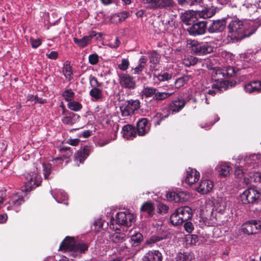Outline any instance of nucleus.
<instances>
[{
    "mask_svg": "<svg viewBox=\"0 0 261 261\" xmlns=\"http://www.w3.org/2000/svg\"><path fill=\"white\" fill-rule=\"evenodd\" d=\"M227 28L228 30L227 40L232 43L237 42L246 37H249L257 30L256 26L253 27L249 30L247 29L243 21L239 19L230 21Z\"/></svg>",
    "mask_w": 261,
    "mask_h": 261,
    "instance_id": "nucleus-1",
    "label": "nucleus"
},
{
    "mask_svg": "<svg viewBox=\"0 0 261 261\" xmlns=\"http://www.w3.org/2000/svg\"><path fill=\"white\" fill-rule=\"evenodd\" d=\"M261 189L250 188L246 190L241 195L242 201L244 204L258 203L260 200Z\"/></svg>",
    "mask_w": 261,
    "mask_h": 261,
    "instance_id": "nucleus-2",
    "label": "nucleus"
},
{
    "mask_svg": "<svg viewBox=\"0 0 261 261\" xmlns=\"http://www.w3.org/2000/svg\"><path fill=\"white\" fill-rule=\"evenodd\" d=\"M212 77L215 81L219 83V85L217 86L218 90H222V88L226 90L229 86L232 87L236 84L235 81L225 80L226 77L224 69H217L215 73L213 74Z\"/></svg>",
    "mask_w": 261,
    "mask_h": 261,
    "instance_id": "nucleus-3",
    "label": "nucleus"
},
{
    "mask_svg": "<svg viewBox=\"0 0 261 261\" xmlns=\"http://www.w3.org/2000/svg\"><path fill=\"white\" fill-rule=\"evenodd\" d=\"M26 180L24 189L22 190L25 192H30L36 187H39L42 182L41 177L35 171L28 173Z\"/></svg>",
    "mask_w": 261,
    "mask_h": 261,
    "instance_id": "nucleus-4",
    "label": "nucleus"
},
{
    "mask_svg": "<svg viewBox=\"0 0 261 261\" xmlns=\"http://www.w3.org/2000/svg\"><path fill=\"white\" fill-rule=\"evenodd\" d=\"M144 3L148 4V7L152 9L170 10L176 7L174 0H143Z\"/></svg>",
    "mask_w": 261,
    "mask_h": 261,
    "instance_id": "nucleus-5",
    "label": "nucleus"
},
{
    "mask_svg": "<svg viewBox=\"0 0 261 261\" xmlns=\"http://www.w3.org/2000/svg\"><path fill=\"white\" fill-rule=\"evenodd\" d=\"M140 108V101L138 99H130L126 100L120 107L121 115L123 117H127L134 114L135 111Z\"/></svg>",
    "mask_w": 261,
    "mask_h": 261,
    "instance_id": "nucleus-6",
    "label": "nucleus"
},
{
    "mask_svg": "<svg viewBox=\"0 0 261 261\" xmlns=\"http://www.w3.org/2000/svg\"><path fill=\"white\" fill-rule=\"evenodd\" d=\"M207 21H196L187 29L189 34L191 36H199L205 33L207 28Z\"/></svg>",
    "mask_w": 261,
    "mask_h": 261,
    "instance_id": "nucleus-7",
    "label": "nucleus"
},
{
    "mask_svg": "<svg viewBox=\"0 0 261 261\" xmlns=\"http://www.w3.org/2000/svg\"><path fill=\"white\" fill-rule=\"evenodd\" d=\"M191 50L195 54L203 56L214 51V47L208 44H202L196 41H193L191 43Z\"/></svg>",
    "mask_w": 261,
    "mask_h": 261,
    "instance_id": "nucleus-8",
    "label": "nucleus"
},
{
    "mask_svg": "<svg viewBox=\"0 0 261 261\" xmlns=\"http://www.w3.org/2000/svg\"><path fill=\"white\" fill-rule=\"evenodd\" d=\"M261 229V225L256 220H250L245 223L241 228V231L245 234L251 235L256 234Z\"/></svg>",
    "mask_w": 261,
    "mask_h": 261,
    "instance_id": "nucleus-9",
    "label": "nucleus"
},
{
    "mask_svg": "<svg viewBox=\"0 0 261 261\" xmlns=\"http://www.w3.org/2000/svg\"><path fill=\"white\" fill-rule=\"evenodd\" d=\"M134 220L133 213H116V222L125 226H130Z\"/></svg>",
    "mask_w": 261,
    "mask_h": 261,
    "instance_id": "nucleus-10",
    "label": "nucleus"
},
{
    "mask_svg": "<svg viewBox=\"0 0 261 261\" xmlns=\"http://www.w3.org/2000/svg\"><path fill=\"white\" fill-rule=\"evenodd\" d=\"M226 21L225 18L213 20L207 28L208 33L213 34L222 32L225 29Z\"/></svg>",
    "mask_w": 261,
    "mask_h": 261,
    "instance_id": "nucleus-11",
    "label": "nucleus"
},
{
    "mask_svg": "<svg viewBox=\"0 0 261 261\" xmlns=\"http://www.w3.org/2000/svg\"><path fill=\"white\" fill-rule=\"evenodd\" d=\"M120 84L122 87L128 89H134L136 82L134 78L128 74L123 73L119 75Z\"/></svg>",
    "mask_w": 261,
    "mask_h": 261,
    "instance_id": "nucleus-12",
    "label": "nucleus"
},
{
    "mask_svg": "<svg viewBox=\"0 0 261 261\" xmlns=\"http://www.w3.org/2000/svg\"><path fill=\"white\" fill-rule=\"evenodd\" d=\"M75 242L76 241L73 237L67 236L61 242L59 247V250L62 251H69L72 252Z\"/></svg>",
    "mask_w": 261,
    "mask_h": 261,
    "instance_id": "nucleus-13",
    "label": "nucleus"
},
{
    "mask_svg": "<svg viewBox=\"0 0 261 261\" xmlns=\"http://www.w3.org/2000/svg\"><path fill=\"white\" fill-rule=\"evenodd\" d=\"M217 9V7L213 6L210 7H206L201 11H196L195 16L203 19L209 18L216 13Z\"/></svg>",
    "mask_w": 261,
    "mask_h": 261,
    "instance_id": "nucleus-14",
    "label": "nucleus"
},
{
    "mask_svg": "<svg viewBox=\"0 0 261 261\" xmlns=\"http://www.w3.org/2000/svg\"><path fill=\"white\" fill-rule=\"evenodd\" d=\"M142 261H162L163 255L159 250L148 251L142 257Z\"/></svg>",
    "mask_w": 261,
    "mask_h": 261,
    "instance_id": "nucleus-15",
    "label": "nucleus"
},
{
    "mask_svg": "<svg viewBox=\"0 0 261 261\" xmlns=\"http://www.w3.org/2000/svg\"><path fill=\"white\" fill-rule=\"evenodd\" d=\"M149 129L148 121L147 118H141L138 120L137 124V130L138 135H145L148 132Z\"/></svg>",
    "mask_w": 261,
    "mask_h": 261,
    "instance_id": "nucleus-16",
    "label": "nucleus"
},
{
    "mask_svg": "<svg viewBox=\"0 0 261 261\" xmlns=\"http://www.w3.org/2000/svg\"><path fill=\"white\" fill-rule=\"evenodd\" d=\"M91 151L90 146L86 145L83 148L78 150L74 154V159L79 161L80 163H83L85 160L89 155Z\"/></svg>",
    "mask_w": 261,
    "mask_h": 261,
    "instance_id": "nucleus-17",
    "label": "nucleus"
},
{
    "mask_svg": "<svg viewBox=\"0 0 261 261\" xmlns=\"http://www.w3.org/2000/svg\"><path fill=\"white\" fill-rule=\"evenodd\" d=\"M213 187V182L212 181L205 179L201 181L197 188V191L202 194H205L209 192Z\"/></svg>",
    "mask_w": 261,
    "mask_h": 261,
    "instance_id": "nucleus-18",
    "label": "nucleus"
},
{
    "mask_svg": "<svg viewBox=\"0 0 261 261\" xmlns=\"http://www.w3.org/2000/svg\"><path fill=\"white\" fill-rule=\"evenodd\" d=\"M122 131L123 137L128 140L133 139L137 135L135 127L130 124L124 125L122 128Z\"/></svg>",
    "mask_w": 261,
    "mask_h": 261,
    "instance_id": "nucleus-19",
    "label": "nucleus"
},
{
    "mask_svg": "<svg viewBox=\"0 0 261 261\" xmlns=\"http://www.w3.org/2000/svg\"><path fill=\"white\" fill-rule=\"evenodd\" d=\"M245 90L247 92H260L261 82L259 81H252L245 86Z\"/></svg>",
    "mask_w": 261,
    "mask_h": 261,
    "instance_id": "nucleus-20",
    "label": "nucleus"
},
{
    "mask_svg": "<svg viewBox=\"0 0 261 261\" xmlns=\"http://www.w3.org/2000/svg\"><path fill=\"white\" fill-rule=\"evenodd\" d=\"M199 177V172L189 168L187 171L186 182L190 185H192L198 180Z\"/></svg>",
    "mask_w": 261,
    "mask_h": 261,
    "instance_id": "nucleus-21",
    "label": "nucleus"
},
{
    "mask_svg": "<svg viewBox=\"0 0 261 261\" xmlns=\"http://www.w3.org/2000/svg\"><path fill=\"white\" fill-rule=\"evenodd\" d=\"M186 101L184 99H177L172 101L169 105V110L172 112H178L185 106Z\"/></svg>",
    "mask_w": 261,
    "mask_h": 261,
    "instance_id": "nucleus-22",
    "label": "nucleus"
},
{
    "mask_svg": "<svg viewBox=\"0 0 261 261\" xmlns=\"http://www.w3.org/2000/svg\"><path fill=\"white\" fill-rule=\"evenodd\" d=\"M196 11H186L184 13L182 14L181 16V20L184 23L188 25H192L193 22H195L196 21L194 20L195 18L194 17V15H195V13Z\"/></svg>",
    "mask_w": 261,
    "mask_h": 261,
    "instance_id": "nucleus-23",
    "label": "nucleus"
},
{
    "mask_svg": "<svg viewBox=\"0 0 261 261\" xmlns=\"http://www.w3.org/2000/svg\"><path fill=\"white\" fill-rule=\"evenodd\" d=\"M89 246L87 244L83 242H77L76 241L73 249L72 255L74 257L76 256V253H85L88 250Z\"/></svg>",
    "mask_w": 261,
    "mask_h": 261,
    "instance_id": "nucleus-24",
    "label": "nucleus"
},
{
    "mask_svg": "<svg viewBox=\"0 0 261 261\" xmlns=\"http://www.w3.org/2000/svg\"><path fill=\"white\" fill-rule=\"evenodd\" d=\"M96 34L92 33V34L88 36L84 37L82 39H77L76 38H73V41L79 46L81 47H84L87 45L91 41V39L93 37L96 36Z\"/></svg>",
    "mask_w": 261,
    "mask_h": 261,
    "instance_id": "nucleus-25",
    "label": "nucleus"
},
{
    "mask_svg": "<svg viewBox=\"0 0 261 261\" xmlns=\"http://www.w3.org/2000/svg\"><path fill=\"white\" fill-rule=\"evenodd\" d=\"M149 63L151 64L150 65V69L153 70H155V67L157 65H158L160 63L161 56L158 54L156 51H154L151 53L150 55L149 56Z\"/></svg>",
    "mask_w": 261,
    "mask_h": 261,
    "instance_id": "nucleus-26",
    "label": "nucleus"
},
{
    "mask_svg": "<svg viewBox=\"0 0 261 261\" xmlns=\"http://www.w3.org/2000/svg\"><path fill=\"white\" fill-rule=\"evenodd\" d=\"M126 235L125 233L118 232H115L114 233L110 235L109 239L114 243H121L125 241Z\"/></svg>",
    "mask_w": 261,
    "mask_h": 261,
    "instance_id": "nucleus-27",
    "label": "nucleus"
},
{
    "mask_svg": "<svg viewBox=\"0 0 261 261\" xmlns=\"http://www.w3.org/2000/svg\"><path fill=\"white\" fill-rule=\"evenodd\" d=\"M184 213H172L170 218V223L173 226H178L183 223L184 219L182 217Z\"/></svg>",
    "mask_w": 261,
    "mask_h": 261,
    "instance_id": "nucleus-28",
    "label": "nucleus"
},
{
    "mask_svg": "<svg viewBox=\"0 0 261 261\" xmlns=\"http://www.w3.org/2000/svg\"><path fill=\"white\" fill-rule=\"evenodd\" d=\"M51 194L58 202H62L68 198L67 194L60 189H56L55 191L51 190Z\"/></svg>",
    "mask_w": 261,
    "mask_h": 261,
    "instance_id": "nucleus-29",
    "label": "nucleus"
},
{
    "mask_svg": "<svg viewBox=\"0 0 261 261\" xmlns=\"http://www.w3.org/2000/svg\"><path fill=\"white\" fill-rule=\"evenodd\" d=\"M24 200L23 196L17 193L13 194L10 197L9 203L11 206L17 207L24 202Z\"/></svg>",
    "mask_w": 261,
    "mask_h": 261,
    "instance_id": "nucleus-30",
    "label": "nucleus"
},
{
    "mask_svg": "<svg viewBox=\"0 0 261 261\" xmlns=\"http://www.w3.org/2000/svg\"><path fill=\"white\" fill-rule=\"evenodd\" d=\"M173 94V93L159 91V89H156L155 95L153 97L152 100L156 101H163L171 96Z\"/></svg>",
    "mask_w": 261,
    "mask_h": 261,
    "instance_id": "nucleus-31",
    "label": "nucleus"
},
{
    "mask_svg": "<svg viewBox=\"0 0 261 261\" xmlns=\"http://www.w3.org/2000/svg\"><path fill=\"white\" fill-rule=\"evenodd\" d=\"M177 4L182 7L192 6L199 5L203 0H176Z\"/></svg>",
    "mask_w": 261,
    "mask_h": 261,
    "instance_id": "nucleus-32",
    "label": "nucleus"
},
{
    "mask_svg": "<svg viewBox=\"0 0 261 261\" xmlns=\"http://www.w3.org/2000/svg\"><path fill=\"white\" fill-rule=\"evenodd\" d=\"M219 172V175L222 177H227L229 175L231 167L228 165L218 166L216 168Z\"/></svg>",
    "mask_w": 261,
    "mask_h": 261,
    "instance_id": "nucleus-33",
    "label": "nucleus"
},
{
    "mask_svg": "<svg viewBox=\"0 0 261 261\" xmlns=\"http://www.w3.org/2000/svg\"><path fill=\"white\" fill-rule=\"evenodd\" d=\"M200 217L201 219H202L204 223H207L208 224L214 222V220H216L215 216H214V214H216V213H199Z\"/></svg>",
    "mask_w": 261,
    "mask_h": 261,
    "instance_id": "nucleus-34",
    "label": "nucleus"
},
{
    "mask_svg": "<svg viewBox=\"0 0 261 261\" xmlns=\"http://www.w3.org/2000/svg\"><path fill=\"white\" fill-rule=\"evenodd\" d=\"M162 24L164 26V30H168L170 27L174 25L173 19L169 15H164L161 20Z\"/></svg>",
    "mask_w": 261,
    "mask_h": 261,
    "instance_id": "nucleus-35",
    "label": "nucleus"
},
{
    "mask_svg": "<svg viewBox=\"0 0 261 261\" xmlns=\"http://www.w3.org/2000/svg\"><path fill=\"white\" fill-rule=\"evenodd\" d=\"M192 257L193 255L191 253L187 252H179L177 254L176 259L177 261H191L192 259Z\"/></svg>",
    "mask_w": 261,
    "mask_h": 261,
    "instance_id": "nucleus-36",
    "label": "nucleus"
},
{
    "mask_svg": "<svg viewBox=\"0 0 261 261\" xmlns=\"http://www.w3.org/2000/svg\"><path fill=\"white\" fill-rule=\"evenodd\" d=\"M143 235L139 232H135L131 237V241L133 243V246L138 245L143 241Z\"/></svg>",
    "mask_w": 261,
    "mask_h": 261,
    "instance_id": "nucleus-37",
    "label": "nucleus"
},
{
    "mask_svg": "<svg viewBox=\"0 0 261 261\" xmlns=\"http://www.w3.org/2000/svg\"><path fill=\"white\" fill-rule=\"evenodd\" d=\"M167 198L169 201H174L175 202L182 201L180 196L175 192H169L167 194Z\"/></svg>",
    "mask_w": 261,
    "mask_h": 261,
    "instance_id": "nucleus-38",
    "label": "nucleus"
},
{
    "mask_svg": "<svg viewBox=\"0 0 261 261\" xmlns=\"http://www.w3.org/2000/svg\"><path fill=\"white\" fill-rule=\"evenodd\" d=\"M165 234L163 236H151L149 239L147 241V244H151L155 243L160 241H162L164 239H165L168 238V233L167 232H165Z\"/></svg>",
    "mask_w": 261,
    "mask_h": 261,
    "instance_id": "nucleus-39",
    "label": "nucleus"
},
{
    "mask_svg": "<svg viewBox=\"0 0 261 261\" xmlns=\"http://www.w3.org/2000/svg\"><path fill=\"white\" fill-rule=\"evenodd\" d=\"M156 89L152 87H147L142 91L143 94L147 98L154 96Z\"/></svg>",
    "mask_w": 261,
    "mask_h": 261,
    "instance_id": "nucleus-40",
    "label": "nucleus"
},
{
    "mask_svg": "<svg viewBox=\"0 0 261 261\" xmlns=\"http://www.w3.org/2000/svg\"><path fill=\"white\" fill-rule=\"evenodd\" d=\"M63 73L66 77L69 76V80H70L72 72L71 70V67L68 61H66L64 64V66L63 67Z\"/></svg>",
    "mask_w": 261,
    "mask_h": 261,
    "instance_id": "nucleus-41",
    "label": "nucleus"
},
{
    "mask_svg": "<svg viewBox=\"0 0 261 261\" xmlns=\"http://www.w3.org/2000/svg\"><path fill=\"white\" fill-rule=\"evenodd\" d=\"M90 95L91 96L97 100L102 97V91L98 88H92L90 91Z\"/></svg>",
    "mask_w": 261,
    "mask_h": 261,
    "instance_id": "nucleus-42",
    "label": "nucleus"
},
{
    "mask_svg": "<svg viewBox=\"0 0 261 261\" xmlns=\"http://www.w3.org/2000/svg\"><path fill=\"white\" fill-rule=\"evenodd\" d=\"M154 210L153 203L150 201L145 202L141 206V211H146L147 212H152Z\"/></svg>",
    "mask_w": 261,
    "mask_h": 261,
    "instance_id": "nucleus-43",
    "label": "nucleus"
},
{
    "mask_svg": "<svg viewBox=\"0 0 261 261\" xmlns=\"http://www.w3.org/2000/svg\"><path fill=\"white\" fill-rule=\"evenodd\" d=\"M105 222V220L102 218H99L97 219L96 221L94 222V230L95 232H99L100 231L103 225Z\"/></svg>",
    "mask_w": 261,
    "mask_h": 261,
    "instance_id": "nucleus-44",
    "label": "nucleus"
},
{
    "mask_svg": "<svg viewBox=\"0 0 261 261\" xmlns=\"http://www.w3.org/2000/svg\"><path fill=\"white\" fill-rule=\"evenodd\" d=\"M68 107L72 111H77L82 109V106L79 102L73 101L68 103Z\"/></svg>",
    "mask_w": 261,
    "mask_h": 261,
    "instance_id": "nucleus-45",
    "label": "nucleus"
},
{
    "mask_svg": "<svg viewBox=\"0 0 261 261\" xmlns=\"http://www.w3.org/2000/svg\"><path fill=\"white\" fill-rule=\"evenodd\" d=\"M153 76L156 77L160 81H165L171 79L172 75L167 72H164L162 74H159L158 75L153 74Z\"/></svg>",
    "mask_w": 261,
    "mask_h": 261,
    "instance_id": "nucleus-46",
    "label": "nucleus"
},
{
    "mask_svg": "<svg viewBox=\"0 0 261 261\" xmlns=\"http://www.w3.org/2000/svg\"><path fill=\"white\" fill-rule=\"evenodd\" d=\"M226 78L232 77L236 74V71L233 67L228 66L224 69Z\"/></svg>",
    "mask_w": 261,
    "mask_h": 261,
    "instance_id": "nucleus-47",
    "label": "nucleus"
},
{
    "mask_svg": "<svg viewBox=\"0 0 261 261\" xmlns=\"http://www.w3.org/2000/svg\"><path fill=\"white\" fill-rule=\"evenodd\" d=\"M89 80L90 85L92 88H97L101 86L102 85V83H98L97 79L95 77L93 76L92 75L90 76Z\"/></svg>",
    "mask_w": 261,
    "mask_h": 261,
    "instance_id": "nucleus-48",
    "label": "nucleus"
},
{
    "mask_svg": "<svg viewBox=\"0 0 261 261\" xmlns=\"http://www.w3.org/2000/svg\"><path fill=\"white\" fill-rule=\"evenodd\" d=\"M129 65V63L128 60L123 59L121 63L118 65V68L122 71H125L128 68Z\"/></svg>",
    "mask_w": 261,
    "mask_h": 261,
    "instance_id": "nucleus-49",
    "label": "nucleus"
},
{
    "mask_svg": "<svg viewBox=\"0 0 261 261\" xmlns=\"http://www.w3.org/2000/svg\"><path fill=\"white\" fill-rule=\"evenodd\" d=\"M62 95L66 100L70 101L71 100V98L74 95V93L71 91V89L66 90L63 93Z\"/></svg>",
    "mask_w": 261,
    "mask_h": 261,
    "instance_id": "nucleus-50",
    "label": "nucleus"
},
{
    "mask_svg": "<svg viewBox=\"0 0 261 261\" xmlns=\"http://www.w3.org/2000/svg\"><path fill=\"white\" fill-rule=\"evenodd\" d=\"M116 16L119 17V20L120 21H122L129 16V13L127 11H123L117 13L116 14Z\"/></svg>",
    "mask_w": 261,
    "mask_h": 261,
    "instance_id": "nucleus-51",
    "label": "nucleus"
},
{
    "mask_svg": "<svg viewBox=\"0 0 261 261\" xmlns=\"http://www.w3.org/2000/svg\"><path fill=\"white\" fill-rule=\"evenodd\" d=\"M89 63L92 65H95L98 62V56L97 54H92L89 57Z\"/></svg>",
    "mask_w": 261,
    "mask_h": 261,
    "instance_id": "nucleus-52",
    "label": "nucleus"
},
{
    "mask_svg": "<svg viewBox=\"0 0 261 261\" xmlns=\"http://www.w3.org/2000/svg\"><path fill=\"white\" fill-rule=\"evenodd\" d=\"M184 228L187 232L188 233H191L194 229V226L192 222H186L184 224Z\"/></svg>",
    "mask_w": 261,
    "mask_h": 261,
    "instance_id": "nucleus-53",
    "label": "nucleus"
},
{
    "mask_svg": "<svg viewBox=\"0 0 261 261\" xmlns=\"http://www.w3.org/2000/svg\"><path fill=\"white\" fill-rule=\"evenodd\" d=\"M30 42L32 47L37 48L41 44V40L40 39H34L31 38Z\"/></svg>",
    "mask_w": 261,
    "mask_h": 261,
    "instance_id": "nucleus-54",
    "label": "nucleus"
},
{
    "mask_svg": "<svg viewBox=\"0 0 261 261\" xmlns=\"http://www.w3.org/2000/svg\"><path fill=\"white\" fill-rule=\"evenodd\" d=\"M243 174V170L240 167L236 166L234 167V175L236 177L241 178Z\"/></svg>",
    "mask_w": 261,
    "mask_h": 261,
    "instance_id": "nucleus-55",
    "label": "nucleus"
},
{
    "mask_svg": "<svg viewBox=\"0 0 261 261\" xmlns=\"http://www.w3.org/2000/svg\"><path fill=\"white\" fill-rule=\"evenodd\" d=\"M157 207L159 212H167L169 210V206L162 203H158Z\"/></svg>",
    "mask_w": 261,
    "mask_h": 261,
    "instance_id": "nucleus-56",
    "label": "nucleus"
},
{
    "mask_svg": "<svg viewBox=\"0 0 261 261\" xmlns=\"http://www.w3.org/2000/svg\"><path fill=\"white\" fill-rule=\"evenodd\" d=\"M62 122L66 124H72L73 123V120L72 116L64 117L62 119Z\"/></svg>",
    "mask_w": 261,
    "mask_h": 261,
    "instance_id": "nucleus-57",
    "label": "nucleus"
},
{
    "mask_svg": "<svg viewBox=\"0 0 261 261\" xmlns=\"http://www.w3.org/2000/svg\"><path fill=\"white\" fill-rule=\"evenodd\" d=\"M44 172L45 178L46 179L48 178L51 172V167L49 165L44 166Z\"/></svg>",
    "mask_w": 261,
    "mask_h": 261,
    "instance_id": "nucleus-58",
    "label": "nucleus"
},
{
    "mask_svg": "<svg viewBox=\"0 0 261 261\" xmlns=\"http://www.w3.org/2000/svg\"><path fill=\"white\" fill-rule=\"evenodd\" d=\"M187 61L189 62V63H186L187 66L194 65L197 63L198 59L195 57L191 56L188 58V60Z\"/></svg>",
    "mask_w": 261,
    "mask_h": 261,
    "instance_id": "nucleus-59",
    "label": "nucleus"
},
{
    "mask_svg": "<svg viewBox=\"0 0 261 261\" xmlns=\"http://www.w3.org/2000/svg\"><path fill=\"white\" fill-rule=\"evenodd\" d=\"M191 208L189 206H184L179 207L175 210V212H191Z\"/></svg>",
    "mask_w": 261,
    "mask_h": 261,
    "instance_id": "nucleus-60",
    "label": "nucleus"
},
{
    "mask_svg": "<svg viewBox=\"0 0 261 261\" xmlns=\"http://www.w3.org/2000/svg\"><path fill=\"white\" fill-rule=\"evenodd\" d=\"M46 56L49 59L55 60L58 57V53L57 51H53L46 54Z\"/></svg>",
    "mask_w": 261,
    "mask_h": 261,
    "instance_id": "nucleus-61",
    "label": "nucleus"
},
{
    "mask_svg": "<svg viewBox=\"0 0 261 261\" xmlns=\"http://www.w3.org/2000/svg\"><path fill=\"white\" fill-rule=\"evenodd\" d=\"M144 67V65L139 64L136 67L134 68L135 73L138 74H139L142 71V69Z\"/></svg>",
    "mask_w": 261,
    "mask_h": 261,
    "instance_id": "nucleus-62",
    "label": "nucleus"
},
{
    "mask_svg": "<svg viewBox=\"0 0 261 261\" xmlns=\"http://www.w3.org/2000/svg\"><path fill=\"white\" fill-rule=\"evenodd\" d=\"M191 243L192 244H195L199 241V237L196 234L191 235Z\"/></svg>",
    "mask_w": 261,
    "mask_h": 261,
    "instance_id": "nucleus-63",
    "label": "nucleus"
},
{
    "mask_svg": "<svg viewBox=\"0 0 261 261\" xmlns=\"http://www.w3.org/2000/svg\"><path fill=\"white\" fill-rule=\"evenodd\" d=\"M213 207V204L212 202H208L205 205V211L206 212L211 211L213 212L214 211Z\"/></svg>",
    "mask_w": 261,
    "mask_h": 261,
    "instance_id": "nucleus-64",
    "label": "nucleus"
}]
</instances>
